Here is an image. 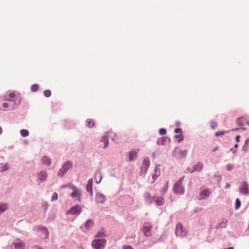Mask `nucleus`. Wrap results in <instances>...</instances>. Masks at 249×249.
Masks as SVG:
<instances>
[{
    "label": "nucleus",
    "instance_id": "obj_1",
    "mask_svg": "<svg viewBox=\"0 0 249 249\" xmlns=\"http://www.w3.org/2000/svg\"><path fill=\"white\" fill-rule=\"evenodd\" d=\"M4 100L14 103L11 109H14L21 102V98L15 92H10L8 96L5 97Z\"/></svg>",
    "mask_w": 249,
    "mask_h": 249
},
{
    "label": "nucleus",
    "instance_id": "obj_2",
    "mask_svg": "<svg viewBox=\"0 0 249 249\" xmlns=\"http://www.w3.org/2000/svg\"><path fill=\"white\" fill-rule=\"evenodd\" d=\"M73 166V163L71 160H67L61 166L57 172V176L60 177H64L68 171Z\"/></svg>",
    "mask_w": 249,
    "mask_h": 249
},
{
    "label": "nucleus",
    "instance_id": "obj_3",
    "mask_svg": "<svg viewBox=\"0 0 249 249\" xmlns=\"http://www.w3.org/2000/svg\"><path fill=\"white\" fill-rule=\"evenodd\" d=\"M107 244L105 239H94L92 241L91 246L94 249H104Z\"/></svg>",
    "mask_w": 249,
    "mask_h": 249
},
{
    "label": "nucleus",
    "instance_id": "obj_4",
    "mask_svg": "<svg viewBox=\"0 0 249 249\" xmlns=\"http://www.w3.org/2000/svg\"><path fill=\"white\" fill-rule=\"evenodd\" d=\"M184 177L179 178L174 184L173 191L175 193L178 195H182L184 192V189L182 185Z\"/></svg>",
    "mask_w": 249,
    "mask_h": 249
},
{
    "label": "nucleus",
    "instance_id": "obj_5",
    "mask_svg": "<svg viewBox=\"0 0 249 249\" xmlns=\"http://www.w3.org/2000/svg\"><path fill=\"white\" fill-rule=\"evenodd\" d=\"M82 210V207L79 204L76 205L74 207H72L66 212V214L69 215H78L81 213Z\"/></svg>",
    "mask_w": 249,
    "mask_h": 249
},
{
    "label": "nucleus",
    "instance_id": "obj_6",
    "mask_svg": "<svg viewBox=\"0 0 249 249\" xmlns=\"http://www.w3.org/2000/svg\"><path fill=\"white\" fill-rule=\"evenodd\" d=\"M175 234L177 236L184 237L187 235V231L180 223H178L176 225Z\"/></svg>",
    "mask_w": 249,
    "mask_h": 249
},
{
    "label": "nucleus",
    "instance_id": "obj_7",
    "mask_svg": "<svg viewBox=\"0 0 249 249\" xmlns=\"http://www.w3.org/2000/svg\"><path fill=\"white\" fill-rule=\"evenodd\" d=\"M152 226L149 222H145L142 226V231L146 237H149L151 235V230L152 229Z\"/></svg>",
    "mask_w": 249,
    "mask_h": 249
},
{
    "label": "nucleus",
    "instance_id": "obj_8",
    "mask_svg": "<svg viewBox=\"0 0 249 249\" xmlns=\"http://www.w3.org/2000/svg\"><path fill=\"white\" fill-rule=\"evenodd\" d=\"M211 192L208 189L201 188L199 192V194L197 196V198L199 200H202L208 197Z\"/></svg>",
    "mask_w": 249,
    "mask_h": 249
},
{
    "label": "nucleus",
    "instance_id": "obj_9",
    "mask_svg": "<svg viewBox=\"0 0 249 249\" xmlns=\"http://www.w3.org/2000/svg\"><path fill=\"white\" fill-rule=\"evenodd\" d=\"M95 199L97 203L100 204L104 203L107 200L106 196L103 194L100 193H96Z\"/></svg>",
    "mask_w": 249,
    "mask_h": 249
},
{
    "label": "nucleus",
    "instance_id": "obj_10",
    "mask_svg": "<svg viewBox=\"0 0 249 249\" xmlns=\"http://www.w3.org/2000/svg\"><path fill=\"white\" fill-rule=\"evenodd\" d=\"M81 193L79 189H75L72 191L71 195L72 198L78 202H80L81 201Z\"/></svg>",
    "mask_w": 249,
    "mask_h": 249
},
{
    "label": "nucleus",
    "instance_id": "obj_11",
    "mask_svg": "<svg viewBox=\"0 0 249 249\" xmlns=\"http://www.w3.org/2000/svg\"><path fill=\"white\" fill-rule=\"evenodd\" d=\"M37 179L40 183L45 182L48 177L47 173L46 171H42L37 174Z\"/></svg>",
    "mask_w": 249,
    "mask_h": 249
},
{
    "label": "nucleus",
    "instance_id": "obj_12",
    "mask_svg": "<svg viewBox=\"0 0 249 249\" xmlns=\"http://www.w3.org/2000/svg\"><path fill=\"white\" fill-rule=\"evenodd\" d=\"M239 191L241 194L244 195H248L249 194L248 185L246 181H244L242 183L241 187L239 188Z\"/></svg>",
    "mask_w": 249,
    "mask_h": 249
},
{
    "label": "nucleus",
    "instance_id": "obj_13",
    "mask_svg": "<svg viewBox=\"0 0 249 249\" xmlns=\"http://www.w3.org/2000/svg\"><path fill=\"white\" fill-rule=\"evenodd\" d=\"M12 246L14 247L15 249H24L25 248L24 243L18 239L13 242Z\"/></svg>",
    "mask_w": 249,
    "mask_h": 249
},
{
    "label": "nucleus",
    "instance_id": "obj_14",
    "mask_svg": "<svg viewBox=\"0 0 249 249\" xmlns=\"http://www.w3.org/2000/svg\"><path fill=\"white\" fill-rule=\"evenodd\" d=\"M137 153L138 151H136L135 150L129 151L127 154L128 159L127 161H132L134 160L137 157Z\"/></svg>",
    "mask_w": 249,
    "mask_h": 249
},
{
    "label": "nucleus",
    "instance_id": "obj_15",
    "mask_svg": "<svg viewBox=\"0 0 249 249\" xmlns=\"http://www.w3.org/2000/svg\"><path fill=\"white\" fill-rule=\"evenodd\" d=\"M92 183H93V179L91 178H90L88 181L87 184L86 185L87 191L91 196L93 195Z\"/></svg>",
    "mask_w": 249,
    "mask_h": 249
},
{
    "label": "nucleus",
    "instance_id": "obj_16",
    "mask_svg": "<svg viewBox=\"0 0 249 249\" xmlns=\"http://www.w3.org/2000/svg\"><path fill=\"white\" fill-rule=\"evenodd\" d=\"M41 162L43 165L49 166L51 164L52 160L49 157L44 156L41 158Z\"/></svg>",
    "mask_w": 249,
    "mask_h": 249
},
{
    "label": "nucleus",
    "instance_id": "obj_17",
    "mask_svg": "<svg viewBox=\"0 0 249 249\" xmlns=\"http://www.w3.org/2000/svg\"><path fill=\"white\" fill-rule=\"evenodd\" d=\"M203 164L202 162H199L196 165H194L192 167V170L191 172H194L196 171H200L203 168Z\"/></svg>",
    "mask_w": 249,
    "mask_h": 249
},
{
    "label": "nucleus",
    "instance_id": "obj_18",
    "mask_svg": "<svg viewBox=\"0 0 249 249\" xmlns=\"http://www.w3.org/2000/svg\"><path fill=\"white\" fill-rule=\"evenodd\" d=\"M102 179V176L101 171L98 170L95 173V181L97 184H99Z\"/></svg>",
    "mask_w": 249,
    "mask_h": 249
},
{
    "label": "nucleus",
    "instance_id": "obj_19",
    "mask_svg": "<svg viewBox=\"0 0 249 249\" xmlns=\"http://www.w3.org/2000/svg\"><path fill=\"white\" fill-rule=\"evenodd\" d=\"M169 141V139L167 137H162L158 139L157 143L158 145H165L166 143Z\"/></svg>",
    "mask_w": 249,
    "mask_h": 249
},
{
    "label": "nucleus",
    "instance_id": "obj_20",
    "mask_svg": "<svg viewBox=\"0 0 249 249\" xmlns=\"http://www.w3.org/2000/svg\"><path fill=\"white\" fill-rule=\"evenodd\" d=\"M9 209V205L7 203H0V214L7 211Z\"/></svg>",
    "mask_w": 249,
    "mask_h": 249
},
{
    "label": "nucleus",
    "instance_id": "obj_21",
    "mask_svg": "<svg viewBox=\"0 0 249 249\" xmlns=\"http://www.w3.org/2000/svg\"><path fill=\"white\" fill-rule=\"evenodd\" d=\"M150 164V160L149 158H144L142 162V166L144 172H145L146 170L148 168Z\"/></svg>",
    "mask_w": 249,
    "mask_h": 249
},
{
    "label": "nucleus",
    "instance_id": "obj_22",
    "mask_svg": "<svg viewBox=\"0 0 249 249\" xmlns=\"http://www.w3.org/2000/svg\"><path fill=\"white\" fill-rule=\"evenodd\" d=\"M153 200L159 206H161L163 203V199L160 197H154L153 198Z\"/></svg>",
    "mask_w": 249,
    "mask_h": 249
},
{
    "label": "nucleus",
    "instance_id": "obj_23",
    "mask_svg": "<svg viewBox=\"0 0 249 249\" xmlns=\"http://www.w3.org/2000/svg\"><path fill=\"white\" fill-rule=\"evenodd\" d=\"M10 167L7 163H0V172H4L8 170L9 169Z\"/></svg>",
    "mask_w": 249,
    "mask_h": 249
},
{
    "label": "nucleus",
    "instance_id": "obj_24",
    "mask_svg": "<svg viewBox=\"0 0 249 249\" xmlns=\"http://www.w3.org/2000/svg\"><path fill=\"white\" fill-rule=\"evenodd\" d=\"M105 237H106V234L105 232L104 229H101L99 231L97 232V233L95 235V238Z\"/></svg>",
    "mask_w": 249,
    "mask_h": 249
},
{
    "label": "nucleus",
    "instance_id": "obj_25",
    "mask_svg": "<svg viewBox=\"0 0 249 249\" xmlns=\"http://www.w3.org/2000/svg\"><path fill=\"white\" fill-rule=\"evenodd\" d=\"M94 222L93 220L89 219L85 222V227L86 230L89 229L92 226H93Z\"/></svg>",
    "mask_w": 249,
    "mask_h": 249
},
{
    "label": "nucleus",
    "instance_id": "obj_26",
    "mask_svg": "<svg viewBox=\"0 0 249 249\" xmlns=\"http://www.w3.org/2000/svg\"><path fill=\"white\" fill-rule=\"evenodd\" d=\"M101 142H102L104 144V148L105 149L107 147L108 144V140L107 136H104L101 138Z\"/></svg>",
    "mask_w": 249,
    "mask_h": 249
},
{
    "label": "nucleus",
    "instance_id": "obj_27",
    "mask_svg": "<svg viewBox=\"0 0 249 249\" xmlns=\"http://www.w3.org/2000/svg\"><path fill=\"white\" fill-rule=\"evenodd\" d=\"M245 118L244 117L238 118L236 121V124L239 126H243L244 124Z\"/></svg>",
    "mask_w": 249,
    "mask_h": 249
},
{
    "label": "nucleus",
    "instance_id": "obj_28",
    "mask_svg": "<svg viewBox=\"0 0 249 249\" xmlns=\"http://www.w3.org/2000/svg\"><path fill=\"white\" fill-rule=\"evenodd\" d=\"M38 230L44 233V234L46 235V238L48 236V231L45 227L43 226H39L38 227Z\"/></svg>",
    "mask_w": 249,
    "mask_h": 249
},
{
    "label": "nucleus",
    "instance_id": "obj_29",
    "mask_svg": "<svg viewBox=\"0 0 249 249\" xmlns=\"http://www.w3.org/2000/svg\"><path fill=\"white\" fill-rule=\"evenodd\" d=\"M94 123L91 119H89L86 121V126L88 127L91 128L94 126Z\"/></svg>",
    "mask_w": 249,
    "mask_h": 249
},
{
    "label": "nucleus",
    "instance_id": "obj_30",
    "mask_svg": "<svg viewBox=\"0 0 249 249\" xmlns=\"http://www.w3.org/2000/svg\"><path fill=\"white\" fill-rule=\"evenodd\" d=\"M168 181H165L164 182L163 186L162 187V190H161V193L162 194H164L167 191L168 188Z\"/></svg>",
    "mask_w": 249,
    "mask_h": 249
},
{
    "label": "nucleus",
    "instance_id": "obj_31",
    "mask_svg": "<svg viewBox=\"0 0 249 249\" xmlns=\"http://www.w3.org/2000/svg\"><path fill=\"white\" fill-rule=\"evenodd\" d=\"M20 133L21 136L23 137H26L29 134L28 130H27L26 129L20 130Z\"/></svg>",
    "mask_w": 249,
    "mask_h": 249
},
{
    "label": "nucleus",
    "instance_id": "obj_32",
    "mask_svg": "<svg viewBox=\"0 0 249 249\" xmlns=\"http://www.w3.org/2000/svg\"><path fill=\"white\" fill-rule=\"evenodd\" d=\"M39 86L37 84H35L31 86V90L33 92H36L38 90Z\"/></svg>",
    "mask_w": 249,
    "mask_h": 249
},
{
    "label": "nucleus",
    "instance_id": "obj_33",
    "mask_svg": "<svg viewBox=\"0 0 249 249\" xmlns=\"http://www.w3.org/2000/svg\"><path fill=\"white\" fill-rule=\"evenodd\" d=\"M175 138L178 140V142H181L183 140V136L182 135V134H180V135H175Z\"/></svg>",
    "mask_w": 249,
    "mask_h": 249
},
{
    "label": "nucleus",
    "instance_id": "obj_34",
    "mask_svg": "<svg viewBox=\"0 0 249 249\" xmlns=\"http://www.w3.org/2000/svg\"><path fill=\"white\" fill-rule=\"evenodd\" d=\"M44 95L46 97H49L51 95V91L49 89H46L44 91Z\"/></svg>",
    "mask_w": 249,
    "mask_h": 249
},
{
    "label": "nucleus",
    "instance_id": "obj_35",
    "mask_svg": "<svg viewBox=\"0 0 249 249\" xmlns=\"http://www.w3.org/2000/svg\"><path fill=\"white\" fill-rule=\"evenodd\" d=\"M240 206H241L240 201L238 198H237L236 199V202H235V209L236 210L240 208Z\"/></svg>",
    "mask_w": 249,
    "mask_h": 249
},
{
    "label": "nucleus",
    "instance_id": "obj_36",
    "mask_svg": "<svg viewBox=\"0 0 249 249\" xmlns=\"http://www.w3.org/2000/svg\"><path fill=\"white\" fill-rule=\"evenodd\" d=\"M58 198V195L56 193H53L52 197H51V200L52 201H53L54 200H57Z\"/></svg>",
    "mask_w": 249,
    "mask_h": 249
},
{
    "label": "nucleus",
    "instance_id": "obj_37",
    "mask_svg": "<svg viewBox=\"0 0 249 249\" xmlns=\"http://www.w3.org/2000/svg\"><path fill=\"white\" fill-rule=\"evenodd\" d=\"M249 145V138H248L245 142V144H244V145L243 146V149L245 151H247V148H246V146L247 145Z\"/></svg>",
    "mask_w": 249,
    "mask_h": 249
},
{
    "label": "nucleus",
    "instance_id": "obj_38",
    "mask_svg": "<svg viewBox=\"0 0 249 249\" xmlns=\"http://www.w3.org/2000/svg\"><path fill=\"white\" fill-rule=\"evenodd\" d=\"M225 133V131H218L215 133V136L216 137H219V136L223 135Z\"/></svg>",
    "mask_w": 249,
    "mask_h": 249
},
{
    "label": "nucleus",
    "instance_id": "obj_39",
    "mask_svg": "<svg viewBox=\"0 0 249 249\" xmlns=\"http://www.w3.org/2000/svg\"><path fill=\"white\" fill-rule=\"evenodd\" d=\"M159 133L161 135H165L166 133V130L164 128H160L159 130Z\"/></svg>",
    "mask_w": 249,
    "mask_h": 249
},
{
    "label": "nucleus",
    "instance_id": "obj_40",
    "mask_svg": "<svg viewBox=\"0 0 249 249\" xmlns=\"http://www.w3.org/2000/svg\"><path fill=\"white\" fill-rule=\"evenodd\" d=\"M217 126V124L216 122H211V126L212 127V128L213 129H214Z\"/></svg>",
    "mask_w": 249,
    "mask_h": 249
},
{
    "label": "nucleus",
    "instance_id": "obj_41",
    "mask_svg": "<svg viewBox=\"0 0 249 249\" xmlns=\"http://www.w3.org/2000/svg\"><path fill=\"white\" fill-rule=\"evenodd\" d=\"M174 132L176 133H180V134H182L181 132H182V130L181 128H177L176 129H175V131Z\"/></svg>",
    "mask_w": 249,
    "mask_h": 249
},
{
    "label": "nucleus",
    "instance_id": "obj_42",
    "mask_svg": "<svg viewBox=\"0 0 249 249\" xmlns=\"http://www.w3.org/2000/svg\"><path fill=\"white\" fill-rule=\"evenodd\" d=\"M180 155H181L182 157H185V156H186V155L187 151H186V150L181 151H180Z\"/></svg>",
    "mask_w": 249,
    "mask_h": 249
},
{
    "label": "nucleus",
    "instance_id": "obj_43",
    "mask_svg": "<svg viewBox=\"0 0 249 249\" xmlns=\"http://www.w3.org/2000/svg\"><path fill=\"white\" fill-rule=\"evenodd\" d=\"M232 165L231 164H228L226 166L227 169L229 171L232 170Z\"/></svg>",
    "mask_w": 249,
    "mask_h": 249
},
{
    "label": "nucleus",
    "instance_id": "obj_44",
    "mask_svg": "<svg viewBox=\"0 0 249 249\" xmlns=\"http://www.w3.org/2000/svg\"><path fill=\"white\" fill-rule=\"evenodd\" d=\"M2 107L4 108H7L9 107V104L8 103H4L2 104Z\"/></svg>",
    "mask_w": 249,
    "mask_h": 249
},
{
    "label": "nucleus",
    "instance_id": "obj_45",
    "mask_svg": "<svg viewBox=\"0 0 249 249\" xmlns=\"http://www.w3.org/2000/svg\"><path fill=\"white\" fill-rule=\"evenodd\" d=\"M145 197L146 199L150 200V195L149 194H145Z\"/></svg>",
    "mask_w": 249,
    "mask_h": 249
},
{
    "label": "nucleus",
    "instance_id": "obj_46",
    "mask_svg": "<svg viewBox=\"0 0 249 249\" xmlns=\"http://www.w3.org/2000/svg\"><path fill=\"white\" fill-rule=\"evenodd\" d=\"M123 249H133L129 246H124Z\"/></svg>",
    "mask_w": 249,
    "mask_h": 249
},
{
    "label": "nucleus",
    "instance_id": "obj_47",
    "mask_svg": "<svg viewBox=\"0 0 249 249\" xmlns=\"http://www.w3.org/2000/svg\"><path fill=\"white\" fill-rule=\"evenodd\" d=\"M239 139H240V136L237 135L235 138V141L237 142H239Z\"/></svg>",
    "mask_w": 249,
    "mask_h": 249
},
{
    "label": "nucleus",
    "instance_id": "obj_48",
    "mask_svg": "<svg viewBox=\"0 0 249 249\" xmlns=\"http://www.w3.org/2000/svg\"><path fill=\"white\" fill-rule=\"evenodd\" d=\"M230 187V183H227V184H226L225 188L228 189V188H229Z\"/></svg>",
    "mask_w": 249,
    "mask_h": 249
},
{
    "label": "nucleus",
    "instance_id": "obj_49",
    "mask_svg": "<svg viewBox=\"0 0 249 249\" xmlns=\"http://www.w3.org/2000/svg\"><path fill=\"white\" fill-rule=\"evenodd\" d=\"M54 216H55L54 215H53V217H48V220L51 219V220H53V219Z\"/></svg>",
    "mask_w": 249,
    "mask_h": 249
},
{
    "label": "nucleus",
    "instance_id": "obj_50",
    "mask_svg": "<svg viewBox=\"0 0 249 249\" xmlns=\"http://www.w3.org/2000/svg\"><path fill=\"white\" fill-rule=\"evenodd\" d=\"M43 206L45 207V209H47L48 208V204L47 203L44 204L43 205Z\"/></svg>",
    "mask_w": 249,
    "mask_h": 249
},
{
    "label": "nucleus",
    "instance_id": "obj_51",
    "mask_svg": "<svg viewBox=\"0 0 249 249\" xmlns=\"http://www.w3.org/2000/svg\"><path fill=\"white\" fill-rule=\"evenodd\" d=\"M2 133V129L1 127L0 126V135H1Z\"/></svg>",
    "mask_w": 249,
    "mask_h": 249
},
{
    "label": "nucleus",
    "instance_id": "obj_52",
    "mask_svg": "<svg viewBox=\"0 0 249 249\" xmlns=\"http://www.w3.org/2000/svg\"><path fill=\"white\" fill-rule=\"evenodd\" d=\"M176 125L178 126V125H179L180 124V123L179 122H177L176 123Z\"/></svg>",
    "mask_w": 249,
    "mask_h": 249
},
{
    "label": "nucleus",
    "instance_id": "obj_53",
    "mask_svg": "<svg viewBox=\"0 0 249 249\" xmlns=\"http://www.w3.org/2000/svg\"><path fill=\"white\" fill-rule=\"evenodd\" d=\"M71 188L73 189V191L75 189H78L77 188H76L74 186H72Z\"/></svg>",
    "mask_w": 249,
    "mask_h": 249
},
{
    "label": "nucleus",
    "instance_id": "obj_54",
    "mask_svg": "<svg viewBox=\"0 0 249 249\" xmlns=\"http://www.w3.org/2000/svg\"><path fill=\"white\" fill-rule=\"evenodd\" d=\"M218 149V147H215L213 150V152H214L216 150H217Z\"/></svg>",
    "mask_w": 249,
    "mask_h": 249
},
{
    "label": "nucleus",
    "instance_id": "obj_55",
    "mask_svg": "<svg viewBox=\"0 0 249 249\" xmlns=\"http://www.w3.org/2000/svg\"><path fill=\"white\" fill-rule=\"evenodd\" d=\"M231 150L235 154V152H236V151L235 150H233L232 149H231Z\"/></svg>",
    "mask_w": 249,
    "mask_h": 249
},
{
    "label": "nucleus",
    "instance_id": "obj_56",
    "mask_svg": "<svg viewBox=\"0 0 249 249\" xmlns=\"http://www.w3.org/2000/svg\"><path fill=\"white\" fill-rule=\"evenodd\" d=\"M238 146V145L237 144H235L234 145V148H237Z\"/></svg>",
    "mask_w": 249,
    "mask_h": 249
},
{
    "label": "nucleus",
    "instance_id": "obj_57",
    "mask_svg": "<svg viewBox=\"0 0 249 249\" xmlns=\"http://www.w3.org/2000/svg\"><path fill=\"white\" fill-rule=\"evenodd\" d=\"M37 249H42V248H41L40 247H37Z\"/></svg>",
    "mask_w": 249,
    "mask_h": 249
},
{
    "label": "nucleus",
    "instance_id": "obj_58",
    "mask_svg": "<svg viewBox=\"0 0 249 249\" xmlns=\"http://www.w3.org/2000/svg\"><path fill=\"white\" fill-rule=\"evenodd\" d=\"M247 123V124L248 125H249V121L247 122V123Z\"/></svg>",
    "mask_w": 249,
    "mask_h": 249
},
{
    "label": "nucleus",
    "instance_id": "obj_59",
    "mask_svg": "<svg viewBox=\"0 0 249 249\" xmlns=\"http://www.w3.org/2000/svg\"><path fill=\"white\" fill-rule=\"evenodd\" d=\"M79 249H84L82 247H80Z\"/></svg>",
    "mask_w": 249,
    "mask_h": 249
}]
</instances>
